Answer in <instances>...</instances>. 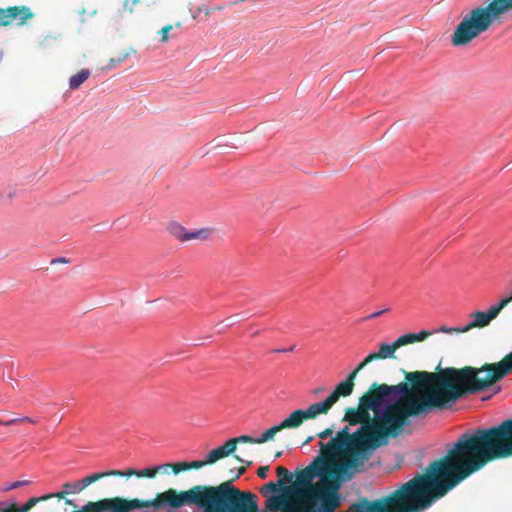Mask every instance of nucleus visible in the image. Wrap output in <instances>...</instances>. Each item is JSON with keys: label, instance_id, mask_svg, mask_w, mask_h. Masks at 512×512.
Masks as SVG:
<instances>
[{"label": "nucleus", "instance_id": "nucleus-1", "mask_svg": "<svg viewBox=\"0 0 512 512\" xmlns=\"http://www.w3.org/2000/svg\"><path fill=\"white\" fill-rule=\"evenodd\" d=\"M481 370L467 366L446 368L437 373L407 372L397 385L381 384L360 399V426L372 425L369 441L379 448L390 437L399 436L410 424L409 418H422L452 408L463 397L486 391Z\"/></svg>", "mask_w": 512, "mask_h": 512}, {"label": "nucleus", "instance_id": "nucleus-2", "mask_svg": "<svg viewBox=\"0 0 512 512\" xmlns=\"http://www.w3.org/2000/svg\"><path fill=\"white\" fill-rule=\"evenodd\" d=\"M344 481L333 480L332 484L323 482L321 485H311L308 489V500L317 504V508L312 512H334L340 505V495L338 493L341 483ZM413 482H406L389 496L380 498L373 502L363 501L353 504L350 512H384L387 503H399L403 501V496L409 494Z\"/></svg>", "mask_w": 512, "mask_h": 512}, {"label": "nucleus", "instance_id": "nucleus-3", "mask_svg": "<svg viewBox=\"0 0 512 512\" xmlns=\"http://www.w3.org/2000/svg\"><path fill=\"white\" fill-rule=\"evenodd\" d=\"M511 11L512 0H487V4H480L468 10L461 16V21L452 34V45H468L486 32L495 21Z\"/></svg>", "mask_w": 512, "mask_h": 512}, {"label": "nucleus", "instance_id": "nucleus-4", "mask_svg": "<svg viewBox=\"0 0 512 512\" xmlns=\"http://www.w3.org/2000/svg\"><path fill=\"white\" fill-rule=\"evenodd\" d=\"M466 432L481 469L490 461L512 456V418Z\"/></svg>", "mask_w": 512, "mask_h": 512}, {"label": "nucleus", "instance_id": "nucleus-5", "mask_svg": "<svg viewBox=\"0 0 512 512\" xmlns=\"http://www.w3.org/2000/svg\"><path fill=\"white\" fill-rule=\"evenodd\" d=\"M373 434L372 425L360 426L356 432L350 433L349 428L346 426L341 429L335 437H340L342 440H349L346 450L350 453L349 459H341L337 464H343L345 467L344 472L349 474L352 478L355 473L361 472L364 469L365 463L370 459L373 451L377 449L372 442L367 438Z\"/></svg>", "mask_w": 512, "mask_h": 512}, {"label": "nucleus", "instance_id": "nucleus-6", "mask_svg": "<svg viewBox=\"0 0 512 512\" xmlns=\"http://www.w3.org/2000/svg\"><path fill=\"white\" fill-rule=\"evenodd\" d=\"M345 467L348 466L337 464L336 460L325 461L321 456H318L311 464L297 473L294 489L307 488L308 490L315 478H320L322 482H326L328 478L349 481L352 478L344 472Z\"/></svg>", "mask_w": 512, "mask_h": 512}, {"label": "nucleus", "instance_id": "nucleus-7", "mask_svg": "<svg viewBox=\"0 0 512 512\" xmlns=\"http://www.w3.org/2000/svg\"><path fill=\"white\" fill-rule=\"evenodd\" d=\"M481 370V374L485 375L482 377L486 389L492 388L493 394H498L502 387L497 382L504 379L507 375L512 373V352L506 355L501 361L492 364H484L478 368Z\"/></svg>", "mask_w": 512, "mask_h": 512}, {"label": "nucleus", "instance_id": "nucleus-8", "mask_svg": "<svg viewBox=\"0 0 512 512\" xmlns=\"http://www.w3.org/2000/svg\"><path fill=\"white\" fill-rule=\"evenodd\" d=\"M257 496L241 492L231 481H226V512H258Z\"/></svg>", "mask_w": 512, "mask_h": 512}, {"label": "nucleus", "instance_id": "nucleus-9", "mask_svg": "<svg viewBox=\"0 0 512 512\" xmlns=\"http://www.w3.org/2000/svg\"><path fill=\"white\" fill-rule=\"evenodd\" d=\"M510 302V299H501L497 304L491 306L487 312L483 311H475L470 317L471 321L464 325V329H467V332L473 328L486 327L490 324V322L495 319L501 310Z\"/></svg>", "mask_w": 512, "mask_h": 512}, {"label": "nucleus", "instance_id": "nucleus-10", "mask_svg": "<svg viewBox=\"0 0 512 512\" xmlns=\"http://www.w3.org/2000/svg\"><path fill=\"white\" fill-rule=\"evenodd\" d=\"M349 443V440H342L340 437H334L327 443L319 442L321 447L320 455L323 460L331 461L333 460L331 457L336 455L339 452L343 453L342 459H349L350 453L346 450V446Z\"/></svg>", "mask_w": 512, "mask_h": 512}, {"label": "nucleus", "instance_id": "nucleus-11", "mask_svg": "<svg viewBox=\"0 0 512 512\" xmlns=\"http://www.w3.org/2000/svg\"><path fill=\"white\" fill-rule=\"evenodd\" d=\"M117 499L118 496L101 498L97 501H88L71 512H119Z\"/></svg>", "mask_w": 512, "mask_h": 512}, {"label": "nucleus", "instance_id": "nucleus-12", "mask_svg": "<svg viewBox=\"0 0 512 512\" xmlns=\"http://www.w3.org/2000/svg\"><path fill=\"white\" fill-rule=\"evenodd\" d=\"M8 12L9 24L15 23L18 26L24 25L28 20L34 17V13L28 6H11L6 8Z\"/></svg>", "mask_w": 512, "mask_h": 512}, {"label": "nucleus", "instance_id": "nucleus-13", "mask_svg": "<svg viewBox=\"0 0 512 512\" xmlns=\"http://www.w3.org/2000/svg\"><path fill=\"white\" fill-rule=\"evenodd\" d=\"M106 477H108L107 471L93 473L91 475L84 477L80 481L63 484V489L64 490H72V494L81 492L85 488H87L89 485H91V484L95 483L96 481H99L103 478H106Z\"/></svg>", "mask_w": 512, "mask_h": 512}, {"label": "nucleus", "instance_id": "nucleus-14", "mask_svg": "<svg viewBox=\"0 0 512 512\" xmlns=\"http://www.w3.org/2000/svg\"><path fill=\"white\" fill-rule=\"evenodd\" d=\"M354 388V375H348V377L336 385L333 392L327 397L329 401L334 405L341 396H350Z\"/></svg>", "mask_w": 512, "mask_h": 512}, {"label": "nucleus", "instance_id": "nucleus-15", "mask_svg": "<svg viewBox=\"0 0 512 512\" xmlns=\"http://www.w3.org/2000/svg\"><path fill=\"white\" fill-rule=\"evenodd\" d=\"M108 477L110 476H114V477H131V476H135V477H138V478H154L156 477L155 475V471H154V466L153 467H148V468H145V469H142V470H136L134 468H129L125 471H121V470H108Z\"/></svg>", "mask_w": 512, "mask_h": 512}, {"label": "nucleus", "instance_id": "nucleus-16", "mask_svg": "<svg viewBox=\"0 0 512 512\" xmlns=\"http://www.w3.org/2000/svg\"><path fill=\"white\" fill-rule=\"evenodd\" d=\"M434 334V331L422 330L418 333H407L401 335L399 338L395 340V343L398 348L404 345L412 344L414 342L424 341L428 336Z\"/></svg>", "mask_w": 512, "mask_h": 512}, {"label": "nucleus", "instance_id": "nucleus-17", "mask_svg": "<svg viewBox=\"0 0 512 512\" xmlns=\"http://www.w3.org/2000/svg\"><path fill=\"white\" fill-rule=\"evenodd\" d=\"M396 349H398V347L395 341L391 344L385 342L380 343L378 351L369 354V360L394 358Z\"/></svg>", "mask_w": 512, "mask_h": 512}, {"label": "nucleus", "instance_id": "nucleus-18", "mask_svg": "<svg viewBox=\"0 0 512 512\" xmlns=\"http://www.w3.org/2000/svg\"><path fill=\"white\" fill-rule=\"evenodd\" d=\"M332 403L329 401L328 398L324 399L321 402L314 403L310 405L307 409H303L307 419H313L317 415L320 414H327L328 411L332 408Z\"/></svg>", "mask_w": 512, "mask_h": 512}, {"label": "nucleus", "instance_id": "nucleus-19", "mask_svg": "<svg viewBox=\"0 0 512 512\" xmlns=\"http://www.w3.org/2000/svg\"><path fill=\"white\" fill-rule=\"evenodd\" d=\"M166 231L177 241L186 242L188 230L177 221H169L166 224Z\"/></svg>", "mask_w": 512, "mask_h": 512}, {"label": "nucleus", "instance_id": "nucleus-20", "mask_svg": "<svg viewBox=\"0 0 512 512\" xmlns=\"http://www.w3.org/2000/svg\"><path fill=\"white\" fill-rule=\"evenodd\" d=\"M306 414L303 409L293 411L286 419H284L280 425L284 428H297L304 420H306Z\"/></svg>", "mask_w": 512, "mask_h": 512}, {"label": "nucleus", "instance_id": "nucleus-21", "mask_svg": "<svg viewBox=\"0 0 512 512\" xmlns=\"http://www.w3.org/2000/svg\"><path fill=\"white\" fill-rule=\"evenodd\" d=\"M214 229L210 227L201 228L195 231H188L186 242L198 240L208 241L213 238Z\"/></svg>", "mask_w": 512, "mask_h": 512}, {"label": "nucleus", "instance_id": "nucleus-22", "mask_svg": "<svg viewBox=\"0 0 512 512\" xmlns=\"http://www.w3.org/2000/svg\"><path fill=\"white\" fill-rule=\"evenodd\" d=\"M50 496H40V497H31L24 505L18 506L16 502H13L14 504V511L15 512H29L35 505L42 501L49 500Z\"/></svg>", "mask_w": 512, "mask_h": 512}, {"label": "nucleus", "instance_id": "nucleus-23", "mask_svg": "<svg viewBox=\"0 0 512 512\" xmlns=\"http://www.w3.org/2000/svg\"><path fill=\"white\" fill-rule=\"evenodd\" d=\"M90 76L88 69H82L69 79V87L72 90L78 89Z\"/></svg>", "mask_w": 512, "mask_h": 512}, {"label": "nucleus", "instance_id": "nucleus-24", "mask_svg": "<svg viewBox=\"0 0 512 512\" xmlns=\"http://www.w3.org/2000/svg\"><path fill=\"white\" fill-rule=\"evenodd\" d=\"M224 459V444L218 446L216 449L212 450L205 457L204 463L205 465H212L215 462Z\"/></svg>", "mask_w": 512, "mask_h": 512}, {"label": "nucleus", "instance_id": "nucleus-25", "mask_svg": "<svg viewBox=\"0 0 512 512\" xmlns=\"http://www.w3.org/2000/svg\"><path fill=\"white\" fill-rule=\"evenodd\" d=\"M282 430V427L280 424L278 425H275L269 429H267L265 432H263L261 434V436H259L258 438L255 439V443L257 444H261V443H264V442H267L269 440H272L274 435L281 431Z\"/></svg>", "mask_w": 512, "mask_h": 512}, {"label": "nucleus", "instance_id": "nucleus-26", "mask_svg": "<svg viewBox=\"0 0 512 512\" xmlns=\"http://www.w3.org/2000/svg\"><path fill=\"white\" fill-rule=\"evenodd\" d=\"M277 476L279 477V484L282 486L292 481V474L283 466H278L276 469Z\"/></svg>", "mask_w": 512, "mask_h": 512}, {"label": "nucleus", "instance_id": "nucleus-27", "mask_svg": "<svg viewBox=\"0 0 512 512\" xmlns=\"http://www.w3.org/2000/svg\"><path fill=\"white\" fill-rule=\"evenodd\" d=\"M344 420L347 421L350 425H357L361 422V418H359L358 411H356V409H348L346 411Z\"/></svg>", "mask_w": 512, "mask_h": 512}, {"label": "nucleus", "instance_id": "nucleus-28", "mask_svg": "<svg viewBox=\"0 0 512 512\" xmlns=\"http://www.w3.org/2000/svg\"><path fill=\"white\" fill-rule=\"evenodd\" d=\"M23 422H28V423H32V424L36 423V421L34 419H32L28 416H25V417H21V418H13L8 421L0 420V426H10V425H15V424H20Z\"/></svg>", "mask_w": 512, "mask_h": 512}, {"label": "nucleus", "instance_id": "nucleus-29", "mask_svg": "<svg viewBox=\"0 0 512 512\" xmlns=\"http://www.w3.org/2000/svg\"><path fill=\"white\" fill-rule=\"evenodd\" d=\"M434 333H465L467 332V329H464V326L462 327H447V326H441L438 329L433 330Z\"/></svg>", "mask_w": 512, "mask_h": 512}, {"label": "nucleus", "instance_id": "nucleus-30", "mask_svg": "<svg viewBox=\"0 0 512 512\" xmlns=\"http://www.w3.org/2000/svg\"><path fill=\"white\" fill-rule=\"evenodd\" d=\"M280 486H282V485L279 484V482L275 483L273 481H270V482H268L266 485H264L262 487L261 493L266 495L268 493L279 492L280 491Z\"/></svg>", "mask_w": 512, "mask_h": 512}, {"label": "nucleus", "instance_id": "nucleus-31", "mask_svg": "<svg viewBox=\"0 0 512 512\" xmlns=\"http://www.w3.org/2000/svg\"><path fill=\"white\" fill-rule=\"evenodd\" d=\"M31 482L29 480H22V481H15V482H12V483H8L6 485H4L1 489L2 492H8L10 490H13V489H17V488H20L22 486H26V485H29Z\"/></svg>", "mask_w": 512, "mask_h": 512}, {"label": "nucleus", "instance_id": "nucleus-32", "mask_svg": "<svg viewBox=\"0 0 512 512\" xmlns=\"http://www.w3.org/2000/svg\"><path fill=\"white\" fill-rule=\"evenodd\" d=\"M246 471V468L244 466L242 467H239V468H231L229 473H230V479L228 481H231V483L233 484V482L238 479L242 474H244Z\"/></svg>", "mask_w": 512, "mask_h": 512}, {"label": "nucleus", "instance_id": "nucleus-33", "mask_svg": "<svg viewBox=\"0 0 512 512\" xmlns=\"http://www.w3.org/2000/svg\"><path fill=\"white\" fill-rule=\"evenodd\" d=\"M172 463H165L161 465L154 466L155 475L157 474H169L172 471Z\"/></svg>", "mask_w": 512, "mask_h": 512}, {"label": "nucleus", "instance_id": "nucleus-34", "mask_svg": "<svg viewBox=\"0 0 512 512\" xmlns=\"http://www.w3.org/2000/svg\"><path fill=\"white\" fill-rule=\"evenodd\" d=\"M172 471L175 474H178L182 471L190 470L189 462H178V463H172Z\"/></svg>", "mask_w": 512, "mask_h": 512}, {"label": "nucleus", "instance_id": "nucleus-35", "mask_svg": "<svg viewBox=\"0 0 512 512\" xmlns=\"http://www.w3.org/2000/svg\"><path fill=\"white\" fill-rule=\"evenodd\" d=\"M237 443L235 438L226 441V457L235 452Z\"/></svg>", "mask_w": 512, "mask_h": 512}, {"label": "nucleus", "instance_id": "nucleus-36", "mask_svg": "<svg viewBox=\"0 0 512 512\" xmlns=\"http://www.w3.org/2000/svg\"><path fill=\"white\" fill-rule=\"evenodd\" d=\"M173 29V25L168 24L164 26L160 31L159 34L161 35V42L166 43L169 40V32Z\"/></svg>", "mask_w": 512, "mask_h": 512}, {"label": "nucleus", "instance_id": "nucleus-37", "mask_svg": "<svg viewBox=\"0 0 512 512\" xmlns=\"http://www.w3.org/2000/svg\"><path fill=\"white\" fill-rule=\"evenodd\" d=\"M9 19L6 8H0V27L9 26Z\"/></svg>", "mask_w": 512, "mask_h": 512}, {"label": "nucleus", "instance_id": "nucleus-38", "mask_svg": "<svg viewBox=\"0 0 512 512\" xmlns=\"http://www.w3.org/2000/svg\"><path fill=\"white\" fill-rule=\"evenodd\" d=\"M373 360H369V355H367L364 360L359 363V365L349 374V375H354V379L356 378L357 376V373L362 370L367 364H369L370 362H372Z\"/></svg>", "mask_w": 512, "mask_h": 512}, {"label": "nucleus", "instance_id": "nucleus-39", "mask_svg": "<svg viewBox=\"0 0 512 512\" xmlns=\"http://www.w3.org/2000/svg\"><path fill=\"white\" fill-rule=\"evenodd\" d=\"M68 494H72V490H63V491L52 493V494H46L45 496H50V499L57 498V499L61 500V499H66L65 497Z\"/></svg>", "mask_w": 512, "mask_h": 512}, {"label": "nucleus", "instance_id": "nucleus-40", "mask_svg": "<svg viewBox=\"0 0 512 512\" xmlns=\"http://www.w3.org/2000/svg\"><path fill=\"white\" fill-rule=\"evenodd\" d=\"M130 55V51H127V50H123L121 52H119L115 57H116V63H122L124 60H126L128 58V56Z\"/></svg>", "mask_w": 512, "mask_h": 512}, {"label": "nucleus", "instance_id": "nucleus-41", "mask_svg": "<svg viewBox=\"0 0 512 512\" xmlns=\"http://www.w3.org/2000/svg\"><path fill=\"white\" fill-rule=\"evenodd\" d=\"M268 472H269V466H261L258 468L257 470V475L261 478V479H265L267 478L268 476Z\"/></svg>", "mask_w": 512, "mask_h": 512}, {"label": "nucleus", "instance_id": "nucleus-42", "mask_svg": "<svg viewBox=\"0 0 512 512\" xmlns=\"http://www.w3.org/2000/svg\"><path fill=\"white\" fill-rule=\"evenodd\" d=\"M389 310H390L389 308H386V309H383V310H380V311L374 312V313H372V314H370V315L366 316V317L364 318V320H371V319H375V318H377V317L381 316L382 314H384V313L388 312Z\"/></svg>", "mask_w": 512, "mask_h": 512}, {"label": "nucleus", "instance_id": "nucleus-43", "mask_svg": "<svg viewBox=\"0 0 512 512\" xmlns=\"http://www.w3.org/2000/svg\"><path fill=\"white\" fill-rule=\"evenodd\" d=\"M189 466H190V469H200L206 465L204 463V460H195V461L189 462Z\"/></svg>", "mask_w": 512, "mask_h": 512}, {"label": "nucleus", "instance_id": "nucleus-44", "mask_svg": "<svg viewBox=\"0 0 512 512\" xmlns=\"http://www.w3.org/2000/svg\"><path fill=\"white\" fill-rule=\"evenodd\" d=\"M0 512H15L13 502L5 505V503H0Z\"/></svg>", "mask_w": 512, "mask_h": 512}, {"label": "nucleus", "instance_id": "nucleus-45", "mask_svg": "<svg viewBox=\"0 0 512 512\" xmlns=\"http://www.w3.org/2000/svg\"><path fill=\"white\" fill-rule=\"evenodd\" d=\"M278 501V498L275 497V496H272L270 497L267 502H266V506L272 510H276L277 509V506H276V503Z\"/></svg>", "mask_w": 512, "mask_h": 512}, {"label": "nucleus", "instance_id": "nucleus-46", "mask_svg": "<svg viewBox=\"0 0 512 512\" xmlns=\"http://www.w3.org/2000/svg\"><path fill=\"white\" fill-rule=\"evenodd\" d=\"M237 440V442H250V443H255V439L256 438H253L251 436H248V435H242L240 437H237L235 438Z\"/></svg>", "mask_w": 512, "mask_h": 512}, {"label": "nucleus", "instance_id": "nucleus-47", "mask_svg": "<svg viewBox=\"0 0 512 512\" xmlns=\"http://www.w3.org/2000/svg\"><path fill=\"white\" fill-rule=\"evenodd\" d=\"M11 198H12L11 193H6L5 191H0V204L11 200Z\"/></svg>", "mask_w": 512, "mask_h": 512}, {"label": "nucleus", "instance_id": "nucleus-48", "mask_svg": "<svg viewBox=\"0 0 512 512\" xmlns=\"http://www.w3.org/2000/svg\"><path fill=\"white\" fill-rule=\"evenodd\" d=\"M295 349V345H292L289 348H276L271 350V353H286V352H292Z\"/></svg>", "mask_w": 512, "mask_h": 512}, {"label": "nucleus", "instance_id": "nucleus-49", "mask_svg": "<svg viewBox=\"0 0 512 512\" xmlns=\"http://www.w3.org/2000/svg\"><path fill=\"white\" fill-rule=\"evenodd\" d=\"M332 434H333V430L328 428V429L320 432L318 434V437L321 438V439H326V438L330 437Z\"/></svg>", "mask_w": 512, "mask_h": 512}, {"label": "nucleus", "instance_id": "nucleus-50", "mask_svg": "<svg viewBox=\"0 0 512 512\" xmlns=\"http://www.w3.org/2000/svg\"><path fill=\"white\" fill-rule=\"evenodd\" d=\"M138 2H139V0H132V3H131V4H129V1H128V0H126V2H125V4H124V8H125L126 10H128L130 13H132V12H133V5H135V4H136V3H138Z\"/></svg>", "mask_w": 512, "mask_h": 512}, {"label": "nucleus", "instance_id": "nucleus-51", "mask_svg": "<svg viewBox=\"0 0 512 512\" xmlns=\"http://www.w3.org/2000/svg\"><path fill=\"white\" fill-rule=\"evenodd\" d=\"M119 63H116V57H112L110 59V63L109 65L107 66V68H112V67H115L116 65H118Z\"/></svg>", "mask_w": 512, "mask_h": 512}, {"label": "nucleus", "instance_id": "nucleus-52", "mask_svg": "<svg viewBox=\"0 0 512 512\" xmlns=\"http://www.w3.org/2000/svg\"><path fill=\"white\" fill-rule=\"evenodd\" d=\"M65 503L67 505L73 506L74 509H78L79 508L71 499H65Z\"/></svg>", "mask_w": 512, "mask_h": 512}, {"label": "nucleus", "instance_id": "nucleus-53", "mask_svg": "<svg viewBox=\"0 0 512 512\" xmlns=\"http://www.w3.org/2000/svg\"><path fill=\"white\" fill-rule=\"evenodd\" d=\"M389 507H392V506H391V505H389ZM394 507H395V508H400V509H401V511H400V512H402V511H405V510H406V507H401V506H394ZM386 508H388V506H387ZM386 510H387V509H385V510H384V512H386Z\"/></svg>", "mask_w": 512, "mask_h": 512}, {"label": "nucleus", "instance_id": "nucleus-54", "mask_svg": "<svg viewBox=\"0 0 512 512\" xmlns=\"http://www.w3.org/2000/svg\"><path fill=\"white\" fill-rule=\"evenodd\" d=\"M322 390H323L322 388H315V389L312 391V393H313V394H318V393L322 392Z\"/></svg>", "mask_w": 512, "mask_h": 512}, {"label": "nucleus", "instance_id": "nucleus-55", "mask_svg": "<svg viewBox=\"0 0 512 512\" xmlns=\"http://www.w3.org/2000/svg\"><path fill=\"white\" fill-rule=\"evenodd\" d=\"M283 492L290 494L292 492V489L290 488H283Z\"/></svg>", "mask_w": 512, "mask_h": 512}, {"label": "nucleus", "instance_id": "nucleus-56", "mask_svg": "<svg viewBox=\"0 0 512 512\" xmlns=\"http://www.w3.org/2000/svg\"><path fill=\"white\" fill-rule=\"evenodd\" d=\"M312 440H313V437H309V438L304 442V444L309 443V442H310V441H312Z\"/></svg>", "mask_w": 512, "mask_h": 512}, {"label": "nucleus", "instance_id": "nucleus-57", "mask_svg": "<svg viewBox=\"0 0 512 512\" xmlns=\"http://www.w3.org/2000/svg\"><path fill=\"white\" fill-rule=\"evenodd\" d=\"M281 454H282V452H278V453L275 455V457H276V458H278V457H280V456H281Z\"/></svg>", "mask_w": 512, "mask_h": 512}]
</instances>
